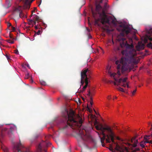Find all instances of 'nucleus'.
Segmentation results:
<instances>
[{"label":"nucleus","instance_id":"f257e3e1","mask_svg":"<svg viewBox=\"0 0 152 152\" xmlns=\"http://www.w3.org/2000/svg\"><path fill=\"white\" fill-rule=\"evenodd\" d=\"M121 54L125 56L126 57H122L120 61L117 60L115 61V64L117 65V74L115 73H111L110 70V67L109 66H108L106 67L108 74L111 77L114 78L115 80V82L110 80L109 82L110 83H113L115 85H119L124 87L127 86L128 88H129L128 83L126 81L127 77L118 79L116 78V75H117L119 77L121 73L123 74L124 72L127 71L129 69L130 64H137L139 60L136 57L137 53L134 49L129 50H123L121 51Z\"/></svg>","mask_w":152,"mask_h":152},{"label":"nucleus","instance_id":"f03ea898","mask_svg":"<svg viewBox=\"0 0 152 152\" xmlns=\"http://www.w3.org/2000/svg\"><path fill=\"white\" fill-rule=\"evenodd\" d=\"M62 117L63 129H65L70 126L73 129H77L79 131L76 135L78 140H82L87 142L91 140V137L87 132L86 129H81L80 127L83 120L79 115L76 114L73 111H71L69 113L67 110L65 109L63 113Z\"/></svg>","mask_w":152,"mask_h":152},{"label":"nucleus","instance_id":"7ed1b4c3","mask_svg":"<svg viewBox=\"0 0 152 152\" xmlns=\"http://www.w3.org/2000/svg\"><path fill=\"white\" fill-rule=\"evenodd\" d=\"M96 130L101 131V134L103 136V137L100 138L102 146H104V141L106 140V143H110L112 142V143L110 144L109 146V149L114 152L113 148L116 151L120 152H124V151H127V148L123 146L119 145L117 142L114 141L115 137L114 132L110 127L106 125L103 127L102 125H100L99 127L98 126H96Z\"/></svg>","mask_w":152,"mask_h":152},{"label":"nucleus","instance_id":"20e7f679","mask_svg":"<svg viewBox=\"0 0 152 152\" xmlns=\"http://www.w3.org/2000/svg\"><path fill=\"white\" fill-rule=\"evenodd\" d=\"M117 29L119 31H121L120 34L117 37L118 40L120 44L121 48L125 47L127 49H132L134 46L132 44V40L131 38L129 39L130 45L128 44L124 37L125 34H128L130 32L131 29L128 26L124 24H121L118 27Z\"/></svg>","mask_w":152,"mask_h":152},{"label":"nucleus","instance_id":"39448f33","mask_svg":"<svg viewBox=\"0 0 152 152\" xmlns=\"http://www.w3.org/2000/svg\"><path fill=\"white\" fill-rule=\"evenodd\" d=\"M106 6V3L104 8H103L99 4H98L96 5L95 11L91 9L92 13L94 18H95L96 17L97 14H99V18L95 20V23L96 24L99 25V21H100L102 24L110 23L109 19L106 14L105 12Z\"/></svg>","mask_w":152,"mask_h":152},{"label":"nucleus","instance_id":"423d86ee","mask_svg":"<svg viewBox=\"0 0 152 152\" xmlns=\"http://www.w3.org/2000/svg\"><path fill=\"white\" fill-rule=\"evenodd\" d=\"M19 143H17L14 145L13 148V152H29L28 149L26 148L20 142L19 140ZM51 144L50 142H44L42 144L40 143L38 147V151L37 152H42V145H46L48 147Z\"/></svg>","mask_w":152,"mask_h":152},{"label":"nucleus","instance_id":"0eeeda50","mask_svg":"<svg viewBox=\"0 0 152 152\" xmlns=\"http://www.w3.org/2000/svg\"><path fill=\"white\" fill-rule=\"evenodd\" d=\"M90 73L91 71L88 68H85L82 71L81 73V80L80 83L81 84V86L83 85L86 79H87V80H88L89 78L90 77Z\"/></svg>","mask_w":152,"mask_h":152},{"label":"nucleus","instance_id":"6e6552de","mask_svg":"<svg viewBox=\"0 0 152 152\" xmlns=\"http://www.w3.org/2000/svg\"><path fill=\"white\" fill-rule=\"evenodd\" d=\"M16 13L18 14L19 15L18 18H22L26 17L25 15L23 13L22 11L21 7L20 6H18L14 10V14L15 15Z\"/></svg>","mask_w":152,"mask_h":152},{"label":"nucleus","instance_id":"1a4fd4ad","mask_svg":"<svg viewBox=\"0 0 152 152\" xmlns=\"http://www.w3.org/2000/svg\"><path fill=\"white\" fill-rule=\"evenodd\" d=\"M146 37L151 41H152V28L150 29L148 34L146 35ZM147 46L148 47L151 48L152 49V43L150 42L148 44Z\"/></svg>","mask_w":152,"mask_h":152},{"label":"nucleus","instance_id":"9d476101","mask_svg":"<svg viewBox=\"0 0 152 152\" xmlns=\"http://www.w3.org/2000/svg\"><path fill=\"white\" fill-rule=\"evenodd\" d=\"M17 130V127L15 126H13L10 127L9 132L8 134L10 137H14L13 135V131Z\"/></svg>","mask_w":152,"mask_h":152},{"label":"nucleus","instance_id":"9b49d317","mask_svg":"<svg viewBox=\"0 0 152 152\" xmlns=\"http://www.w3.org/2000/svg\"><path fill=\"white\" fill-rule=\"evenodd\" d=\"M34 0H25L24 2V8L25 9H29L31 3Z\"/></svg>","mask_w":152,"mask_h":152},{"label":"nucleus","instance_id":"f8f14e48","mask_svg":"<svg viewBox=\"0 0 152 152\" xmlns=\"http://www.w3.org/2000/svg\"><path fill=\"white\" fill-rule=\"evenodd\" d=\"M33 25H36V23L37 22L38 23H39V17L37 16L36 15H33Z\"/></svg>","mask_w":152,"mask_h":152},{"label":"nucleus","instance_id":"ddd939ff","mask_svg":"<svg viewBox=\"0 0 152 152\" xmlns=\"http://www.w3.org/2000/svg\"><path fill=\"white\" fill-rule=\"evenodd\" d=\"M136 137L132 138L131 140V142L132 144H130L129 145H132L133 147H135L137 145V144L138 142V140H136Z\"/></svg>","mask_w":152,"mask_h":152},{"label":"nucleus","instance_id":"4468645a","mask_svg":"<svg viewBox=\"0 0 152 152\" xmlns=\"http://www.w3.org/2000/svg\"><path fill=\"white\" fill-rule=\"evenodd\" d=\"M4 137V133L2 130V126L0 125V142H1V139Z\"/></svg>","mask_w":152,"mask_h":152},{"label":"nucleus","instance_id":"2eb2a0df","mask_svg":"<svg viewBox=\"0 0 152 152\" xmlns=\"http://www.w3.org/2000/svg\"><path fill=\"white\" fill-rule=\"evenodd\" d=\"M85 83H86V85L83 87V88H82L83 90H82L81 91L82 92H83L85 90V89L88 86V80H87V79H86L85 80Z\"/></svg>","mask_w":152,"mask_h":152},{"label":"nucleus","instance_id":"dca6fc26","mask_svg":"<svg viewBox=\"0 0 152 152\" xmlns=\"http://www.w3.org/2000/svg\"><path fill=\"white\" fill-rule=\"evenodd\" d=\"M94 121V125L95 126V128H96V126H98L99 127H100V125H102L103 127H104L106 125H105L104 126H103V125L101 124H99V125H97L98 124V122H97V121L96 120V119Z\"/></svg>","mask_w":152,"mask_h":152},{"label":"nucleus","instance_id":"f3484780","mask_svg":"<svg viewBox=\"0 0 152 152\" xmlns=\"http://www.w3.org/2000/svg\"><path fill=\"white\" fill-rule=\"evenodd\" d=\"M140 145L141 147L144 148L145 147V142H144V141H142L140 142Z\"/></svg>","mask_w":152,"mask_h":152},{"label":"nucleus","instance_id":"a211bd4d","mask_svg":"<svg viewBox=\"0 0 152 152\" xmlns=\"http://www.w3.org/2000/svg\"><path fill=\"white\" fill-rule=\"evenodd\" d=\"M104 30L106 32L108 33H110V32L113 31L112 29H110L108 28H105L104 29Z\"/></svg>","mask_w":152,"mask_h":152},{"label":"nucleus","instance_id":"6ab92c4d","mask_svg":"<svg viewBox=\"0 0 152 152\" xmlns=\"http://www.w3.org/2000/svg\"><path fill=\"white\" fill-rule=\"evenodd\" d=\"M40 83L41 85L44 86L46 85V82L43 80L40 81Z\"/></svg>","mask_w":152,"mask_h":152},{"label":"nucleus","instance_id":"aec40b11","mask_svg":"<svg viewBox=\"0 0 152 152\" xmlns=\"http://www.w3.org/2000/svg\"><path fill=\"white\" fill-rule=\"evenodd\" d=\"M12 0H6V3L9 6L11 5L10 2Z\"/></svg>","mask_w":152,"mask_h":152},{"label":"nucleus","instance_id":"412c9836","mask_svg":"<svg viewBox=\"0 0 152 152\" xmlns=\"http://www.w3.org/2000/svg\"><path fill=\"white\" fill-rule=\"evenodd\" d=\"M117 89L118 91H121L123 92H125L124 89L121 87L118 88H117Z\"/></svg>","mask_w":152,"mask_h":152},{"label":"nucleus","instance_id":"4be33fe9","mask_svg":"<svg viewBox=\"0 0 152 152\" xmlns=\"http://www.w3.org/2000/svg\"><path fill=\"white\" fill-rule=\"evenodd\" d=\"M96 116L95 115H92L90 116V118L92 121L94 120Z\"/></svg>","mask_w":152,"mask_h":152},{"label":"nucleus","instance_id":"5701e85b","mask_svg":"<svg viewBox=\"0 0 152 152\" xmlns=\"http://www.w3.org/2000/svg\"><path fill=\"white\" fill-rule=\"evenodd\" d=\"M28 23L29 25H32V26H33V19H29L28 20Z\"/></svg>","mask_w":152,"mask_h":152},{"label":"nucleus","instance_id":"b1692460","mask_svg":"<svg viewBox=\"0 0 152 152\" xmlns=\"http://www.w3.org/2000/svg\"><path fill=\"white\" fill-rule=\"evenodd\" d=\"M144 139L145 140V141H144V142H145V143H149V140H148V139L145 138V137H144Z\"/></svg>","mask_w":152,"mask_h":152},{"label":"nucleus","instance_id":"393cba45","mask_svg":"<svg viewBox=\"0 0 152 152\" xmlns=\"http://www.w3.org/2000/svg\"><path fill=\"white\" fill-rule=\"evenodd\" d=\"M7 41L8 42L11 44H13L14 43V41H13L10 40V39H8L7 40Z\"/></svg>","mask_w":152,"mask_h":152},{"label":"nucleus","instance_id":"a878e982","mask_svg":"<svg viewBox=\"0 0 152 152\" xmlns=\"http://www.w3.org/2000/svg\"><path fill=\"white\" fill-rule=\"evenodd\" d=\"M137 90L136 88L132 92V96H134L135 95V93L136 91Z\"/></svg>","mask_w":152,"mask_h":152},{"label":"nucleus","instance_id":"bb28decb","mask_svg":"<svg viewBox=\"0 0 152 152\" xmlns=\"http://www.w3.org/2000/svg\"><path fill=\"white\" fill-rule=\"evenodd\" d=\"M40 26V24H37V25H36V26H35L34 27L35 29H37L38 28H39V27Z\"/></svg>","mask_w":152,"mask_h":152},{"label":"nucleus","instance_id":"cd10ccee","mask_svg":"<svg viewBox=\"0 0 152 152\" xmlns=\"http://www.w3.org/2000/svg\"><path fill=\"white\" fill-rule=\"evenodd\" d=\"M90 104L91 105V106H92L93 105V100L92 97H90Z\"/></svg>","mask_w":152,"mask_h":152},{"label":"nucleus","instance_id":"c85d7f7f","mask_svg":"<svg viewBox=\"0 0 152 152\" xmlns=\"http://www.w3.org/2000/svg\"><path fill=\"white\" fill-rule=\"evenodd\" d=\"M11 28H12V31H15L16 29H15V27L13 26H12Z\"/></svg>","mask_w":152,"mask_h":152},{"label":"nucleus","instance_id":"c756f323","mask_svg":"<svg viewBox=\"0 0 152 152\" xmlns=\"http://www.w3.org/2000/svg\"><path fill=\"white\" fill-rule=\"evenodd\" d=\"M37 10V8H36V7H34V10L32 11V14L30 16V17H32V14H33V12H34L35 11Z\"/></svg>","mask_w":152,"mask_h":152},{"label":"nucleus","instance_id":"7c9ffc66","mask_svg":"<svg viewBox=\"0 0 152 152\" xmlns=\"http://www.w3.org/2000/svg\"><path fill=\"white\" fill-rule=\"evenodd\" d=\"M15 53L17 54H19V52L17 50H14Z\"/></svg>","mask_w":152,"mask_h":152},{"label":"nucleus","instance_id":"2f4dec72","mask_svg":"<svg viewBox=\"0 0 152 152\" xmlns=\"http://www.w3.org/2000/svg\"><path fill=\"white\" fill-rule=\"evenodd\" d=\"M91 93L90 92V91H88V94H87V95L89 96L90 97V98L91 97Z\"/></svg>","mask_w":152,"mask_h":152},{"label":"nucleus","instance_id":"473e14b6","mask_svg":"<svg viewBox=\"0 0 152 152\" xmlns=\"http://www.w3.org/2000/svg\"><path fill=\"white\" fill-rule=\"evenodd\" d=\"M114 135H115V137H114V138L115 137H116V139H117V140H121V139L119 137H115V134H114Z\"/></svg>","mask_w":152,"mask_h":152},{"label":"nucleus","instance_id":"72a5a7b5","mask_svg":"<svg viewBox=\"0 0 152 152\" xmlns=\"http://www.w3.org/2000/svg\"><path fill=\"white\" fill-rule=\"evenodd\" d=\"M29 75L28 74L27 75H26L25 77V78L26 79H27L28 78Z\"/></svg>","mask_w":152,"mask_h":152},{"label":"nucleus","instance_id":"f704fd0d","mask_svg":"<svg viewBox=\"0 0 152 152\" xmlns=\"http://www.w3.org/2000/svg\"><path fill=\"white\" fill-rule=\"evenodd\" d=\"M40 30H39L37 31L36 34L37 35H39L40 34Z\"/></svg>","mask_w":152,"mask_h":152},{"label":"nucleus","instance_id":"c9c22d12","mask_svg":"<svg viewBox=\"0 0 152 152\" xmlns=\"http://www.w3.org/2000/svg\"><path fill=\"white\" fill-rule=\"evenodd\" d=\"M7 25L8 27H10L11 26V24L10 23H8Z\"/></svg>","mask_w":152,"mask_h":152},{"label":"nucleus","instance_id":"e433bc0d","mask_svg":"<svg viewBox=\"0 0 152 152\" xmlns=\"http://www.w3.org/2000/svg\"><path fill=\"white\" fill-rule=\"evenodd\" d=\"M6 58H7V60H8L10 59L9 57V56L7 55L6 56Z\"/></svg>","mask_w":152,"mask_h":152},{"label":"nucleus","instance_id":"4c0bfd02","mask_svg":"<svg viewBox=\"0 0 152 152\" xmlns=\"http://www.w3.org/2000/svg\"><path fill=\"white\" fill-rule=\"evenodd\" d=\"M88 110H89V111L90 112H91V111H92V110H91V109L89 108L88 107Z\"/></svg>","mask_w":152,"mask_h":152},{"label":"nucleus","instance_id":"58836bf2","mask_svg":"<svg viewBox=\"0 0 152 152\" xmlns=\"http://www.w3.org/2000/svg\"><path fill=\"white\" fill-rule=\"evenodd\" d=\"M149 143L151 144H152V140L149 141Z\"/></svg>","mask_w":152,"mask_h":152},{"label":"nucleus","instance_id":"ea45409f","mask_svg":"<svg viewBox=\"0 0 152 152\" xmlns=\"http://www.w3.org/2000/svg\"><path fill=\"white\" fill-rule=\"evenodd\" d=\"M30 79H31V83H33V81L32 80V78H30Z\"/></svg>","mask_w":152,"mask_h":152},{"label":"nucleus","instance_id":"a19ab883","mask_svg":"<svg viewBox=\"0 0 152 152\" xmlns=\"http://www.w3.org/2000/svg\"><path fill=\"white\" fill-rule=\"evenodd\" d=\"M87 30L88 31V32H90V29H89V28H87Z\"/></svg>","mask_w":152,"mask_h":152},{"label":"nucleus","instance_id":"79ce46f5","mask_svg":"<svg viewBox=\"0 0 152 152\" xmlns=\"http://www.w3.org/2000/svg\"><path fill=\"white\" fill-rule=\"evenodd\" d=\"M149 136H149L145 135V136L144 137H145V138H147V137H148Z\"/></svg>","mask_w":152,"mask_h":152},{"label":"nucleus","instance_id":"37998d69","mask_svg":"<svg viewBox=\"0 0 152 152\" xmlns=\"http://www.w3.org/2000/svg\"><path fill=\"white\" fill-rule=\"evenodd\" d=\"M10 38H12V36H11V34H10Z\"/></svg>","mask_w":152,"mask_h":152},{"label":"nucleus","instance_id":"c03bdc74","mask_svg":"<svg viewBox=\"0 0 152 152\" xmlns=\"http://www.w3.org/2000/svg\"><path fill=\"white\" fill-rule=\"evenodd\" d=\"M107 99H110V96H108V97H107Z\"/></svg>","mask_w":152,"mask_h":152},{"label":"nucleus","instance_id":"a18cd8bd","mask_svg":"<svg viewBox=\"0 0 152 152\" xmlns=\"http://www.w3.org/2000/svg\"><path fill=\"white\" fill-rule=\"evenodd\" d=\"M137 151H138V150H139V148H137Z\"/></svg>","mask_w":152,"mask_h":152},{"label":"nucleus","instance_id":"49530a36","mask_svg":"<svg viewBox=\"0 0 152 152\" xmlns=\"http://www.w3.org/2000/svg\"><path fill=\"white\" fill-rule=\"evenodd\" d=\"M51 135H49V136L48 137H51Z\"/></svg>","mask_w":152,"mask_h":152},{"label":"nucleus","instance_id":"de8ad7c7","mask_svg":"<svg viewBox=\"0 0 152 152\" xmlns=\"http://www.w3.org/2000/svg\"><path fill=\"white\" fill-rule=\"evenodd\" d=\"M139 86V87H141V86H140V85H139V86Z\"/></svg>","mask_w":152,"mask_h":152},{"label":"nucleus","instance_id":"09e8293b","mask_svg":"<svg viewBox=\"0 0 152 152\" xmlns=\"http://www.w3.org/2000/svg\"><path fill=\"white\" fill-rule=\"evenodd\" d=\"M115 98L117 99V97L116 96H115Z\"/></svg>","mask_w":152,"mask_h":152},{"label":"nucleus","instance_id":"8fccbe9b","mask_svg":"<svg viewBox=\"0 0 152 152\" xmlns=\"http://www.w3.org/2000/svg\"><path fill=\"white\" fill-rule=\"evenodd\" d=\"M152 129V128H151V129H150V130H151Z\"/></svg>","mask_w":152,"mask_h":152},{"label":"nucleus","instance_id":"3c124183","mask_svg":"<svg viewBox=\"0 0 152 152\" xmlns=\"http://www.w3.org/2000/svg\"><path fill=\"white\" fill-rule=\"evenodd\" d=\"M136 31H137V30H136V31H135V33H136Z\"/></svg>","mask_w":152,"mask_h":152},{"label":"nucleus","instance_id":"603ef678","mask_svg":"<svg viewBox=\"0 0 152 152\" xmlns=\"http://www.w3.org/2000/svg\"><path fill=\"white\" fill-rule=\"evenodd\" d=\"M97 133H98V134L99 135V132H97Z\"/></svg>","mask_w":152,"mask_h":152},{"label":"nucleus","instance_id":"864d4df0","mask_svg":"<svg viewBox=\"0 0 152 152\" xmlns=\"http://www.w3.org/2000/svg\"><path fill=\"white\" fill-rule=\"evenodd\" d=\"M36 35V34H35L34 35V36H35Z\"/></svg>","mask_w":152,"mask_h":152},{"label":"nucleus","instance_id":"5fc2aeb1","mask_svg":"<svg viewBox=\"0 0 152 152\" xmlns=\"http://www.w3.org/2000/svg\"><path fill=\"white\" fill-rule=\"evenodd\" d=\"M94 111L96 113V111H95V110H94Z\"/></svg>","mask_w":152,"mask_h":152},{"label":"nucleus","instance_id":"6e6d98bb","mask_svg":"<svg viewBox=\"0 0 152 152\" xmlns=\"http://www.w3.org/2000/svg\"><path fill=\"white\" fill-rule=\"evenodd\" d=\"M145 40L146 41H147V40L146 39Z\"/></svg>","mask_w":152,"mask_h":152},{"label":"nucleus","instance_id":"4d7b16f0","mask_svg":"<svg viewBox=\"0 0 152 152\" xmlns=\"http://www.w3.org/2000/svg\"><path fill=\"white\" fill-rule=\"evenodd\" d=\"M114 152H116L115 151H114Z\"/></svg>","mask_w":152,"mask_h":152},{"label":"nucleus","instance_id":"13d9d810","mask_svg":"<svg viewBox=\"0 0 152 152\" xmlns=\"http://www.w3.org/2000/svg\"><path fill=\"white\" fill-rule=\"evenodd\" d=\"M151 137H152V134H151Z\"/></svg>","mask_w":152,"mask_h":152},{"label":"nucleus","instance_id":"bf43d9fd","mask_svg":"<svg viewBox=\"0 0 152 152\" xmlns=\"http://www.w3.org/2000/svg\"><path fill=\"white\" fill-rule=\"evenodd\" d=\"M151 126H152V125H151Z\"/></svg>","mask_w":152,"mask_h":152},{"label":"nucleus","instance_id":"052dcab7","mask_svg":"<svg viewBox=\"0 0 152 152\" xmlns=\"http://www.w3.org/2000/svg\"><path fill=\"white\" fill-rule=\"evenodd\" d=\"M70 152H71L70 151Z\"/></svg>","mask_w":152,"mask_h":152}]
</instances>
